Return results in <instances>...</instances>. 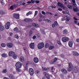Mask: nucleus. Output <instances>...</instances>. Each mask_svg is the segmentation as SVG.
<instances>
[{"label":"nucleus","mask_w":79,"mask_h":79,"mask_svg":"<svg viewBox=\"0 0 79 79\" xmlns=\"http://www.w3.org/2000/svg\"><path fill=\"white\" fill-rule=\"evenodd\" d=\"M62 8L64 10H68L67 7L64 6L62 7Z\"/></svg>","instance_id":"obj_35"},{"label":"nucleus","mask_w":79,"mask_h":79,"mask_svg":"<svg viewBox=\"0 0 79 79\" xmlns=\"http://www.w3.org/2000/svg\"><path fill=\"white\" fill-rule=\"evenodd\" d=\"M15 38L16 39H19V36L18 35H15Z\"/></svg>","instance_id":"obj_46"},{"label":"nucleus","mask_w":79,"mask_h":79,"mask_svg":"<svg viewBox=\"0 0 79 79\" xmlns=\"http://www.w3.org/2000/svg\"><path fill=\"white\" fill-rule=\"evenodd\" d=\"M61 20L62 21H64L65 20V17H63L61 19Z\"/></svg>","instance_id":"obj_45"},{"label":"nucleus","mask_w":79,"mask_h":79,"mask_svg":"<svg viewBox=\"0 0 79 79\" xmlns=\"http://www.w3.org/2000/svg\"><path fill=\"white\" fill-rule=\"evenodd\" d=\"M30 47L31 49H34V43H31L30 44Z\"/></svg>","instance_id":"obj_13"},{"label":"nucleus","mask_w":79,"mask_h":79,"mask_svg":"<svg viewBox=\"0 0 79 79\" xmlns=\"http://www.w3.org/2000/svg\"><path fill=\"white\" fill-rule=\"evenodd\" d=\"M74 73H77V72H78V68L77 67V66H75L74 67Z\"/></svg>","instance_id":"obj_14"},{"label":"nucleus","mask_w":79,"mask_h":79,"mask_svg":"<svg viewBox=\"0 0 79 79\" xmlns=\"http://www.w3.org/2000/svg\"><path fill=\"white\" fill-rule=\"evenodd\" d=\"M45 46V44L43 42L40 43L38 45V49H42Z\"/></svg>","instance_id":"obj_1"},{"label":"nucleus","mask_w":79,"mask_h":79,"mask_svg":"<svg viewBox=\"0 0 79 79\" xmlns=\"http://www.w3.org/2000/svg\"><path fill=\"white\" fill-rule=\"evenodd\" d=\"M10 26V22H8L5 25V27L6 29H8Z\"/></svg>","instance_id":"obj_6"},{"label":"nucleus","mask_w":79,"mask_h":79,"mask_svg":"<svg viewBox=\"0 0 79 79\" xmlns=\"http://www.w3.org/2000/svg\"><path fill=\"white\" fill-rule=\"evenodd\" d=\"M13 16L14 18H16V19H19V15L18 14H13Z\"/></svg>","instance_id":"obj_5"},{"label":"nucleus","mask_w":79,"mask_h":79,"mask_svg":"<svg viewBox=\"0 0 79 79\" xmlns=\"http://www.w3.org/2000/svg\"><path fill=\"white\" fill-rule=\"evenodd\" d=\"M8 77L9 78H10V79H13V77H14V76H13V75L11 74H9L8 75Z\"/></svg>","instance_id":"obj_20"},{"label":"nucleus","mask_w":79,"mask_h":79,"mask_svg":"<svg viewBox=\"0 0 79 79\" xmlns=\"http://www.w3.org/2000/svg\"><path fill=\"white\" fill-rule=\"evenodd\" d=\"M54 48H55V46H52L49 47V50H52V49H53Z\"/></svg>","instance_id":"obj_31"},{"label":"nucleus","mask_w":79,"mask_h":79,"mask_svg":"<svg viewBox=\"0 0 79 79\" xmlns=\"http://www.w3.org/2000/svg\"><path fill=\"white\" fill-rule=\"evenodd\" d=\"M66 13L67 14H69V10H68V9L66 10Z\"/></svg>","instance_id":"obj_56"},{"label":"nucleus","mask_w":79,"mask_h":79,"mask_svg":"<svg viewBox=\"0 0 79 79\" xmlns=\"http://www.w3.org/2000/svg\"><path fill=\"white\" fill-rule=\"evenodd\" d=\"M29 71L30 75L31 76H33L34 73V69H33L32 68H30L29 69Z\"/></svg>","instance_id":"obj_4"},{"label":"nucleus","mask_w":79,"mask_h":79,"mask_svg":"<svg viewBox=\"0 0 79 79\" xmlns=\"http://www.w3.org/2000/svg\"><path fill=\"white\" fill-rule=\"evenodd\" d=\"M24 57L22 56L20 57V61L21 62H23L24 61Z\"/></svg>","instance_id":"obj_28"},{"label":"nucleus","mask_w":79,"mask_h":79,"mask_svg":"<svg viewBox=\"0 0 79 79\" xmlns=\"http://www.w3.org/2000/svg\"><path fill=\"white\" fill-rule=\"evenodd\" d=\"M61 72L62 73H64V74H66L67 73V70L64 69H61Z\"/></svg>","instance_id":"obj_10"},{"label":"nucleus","mask_w":79,"mask_h":79,"mask_svg":"<svg viewBox=\"0 0 79 79\" xmlns=\"http://www.w3.org/2000/svg\"><path fill=\"white\" fill-rule=\"evenodd\" d=\"M2 56L4 58H6L7 57V54L4 53L2 54Z\"/></svg>","instance_id":"obj_21"},{"label":"nucleus","mask_w":79,"mask_h":79,"mask_svg":"<svg viewBox=\"0 0 79 79\" xmlns=\"http://www.w3.org/2000/svg\"><path fill=\"white\" fill-rule=\"evenodd\" d=\"M43 74L44 75H45L47 79H50V75H49V74L47 73L44 72H43Z\"/></svg>","instance_id":"obj_7"},{"label":"nucleus","mask_w":79,"mask_h":79,"mask_svg":"<svg viewBox=\"0 0 79 79\" xmlns=\"http://www.w3.org/2000/svg\"><path fill=\"white\" fill-rule=\"evenodd\" d=\"M32 31H30L29 32V35H32Z\"/></svg>","instance_id":"obj_48"},{"label":"nucleus","mask_w":79,"mask_h":79,"mask_svg":"<svg viewBox=\"0 0 79 79\" xmlns=\"http://www.w3.org/2000/svg\"><path fill=\"white\" fill-rule=\"evenodd\" d=\"M39 16L40 18H45V17L43 16L42 15V14H40Z\"/></svg>","instance_id":"obj_37"},{"label":"nucleus","mask_w":79,"mask_h":79,"mask_svg":"<svg viewBox=\"0 0 79 79\" xmlns=\"http://www.w3.org/2000/svg\"><path fill=\"white\" fill-rule=\"evenodd\" d=\"M57 60H58V58L56 57H55L53 61V60H52L51 61V62H50V64H54L56 62Z\"/></svg>","instance_id":"obj_8"},{"label":"nucleus","mask_w":79,"mask_h":79,"mask_svg":"<svg viewBox=\"0 0 79 79\" xmlns=\"http://www.w3.org/2000/svg\"><path fill=\"white\" fill-rule=\"evenodd\" d=\"M57 5H58V6H60V8H62L64 6V5H63V4L59 2L58 3Z\"/></svg>","instance_id":"obj_18"},{"label":"nucleus","mask_w":79,"mask_h":79,"mask_svg":"<svg viewBox=\"0 0 79 79\" xmlns=\"http://www.w3.org/2000/svg\"><path fill=\"white\" fill-rule=\"evenodd\" d=\"M21 68H16V71L17 72H18V73H19V72H21V69H19Z\"/></svg>","instance_id":"obj_25"},{"label":"nucleus","mask_w":79,"mask_h":79,"mask_svg":"<svg viewBox=\"0 0 79 79\" xmlns=\"http://www.w3.org/2000/svg\"><path fill=\"white\" fill-rule=\"evenodd\" d=\"M73 54L74 55H75V56H79V54L78 53H77V52L73 51Z\"/></svg>","instance_id":"obj_19"},{"label":"nucleus","mask_w":79,"mask_h":79,"mask_svg":"<svg viewBox=\"0 0 79 79\" xmlns=\"http://www.w3.org/2000/svg\"><path fill=\"white\" fill-rule=\"evenodd\" d=\"M41 31L43 34H45V33L44 30H41Z\"/></svg>","instance_id":"obj_39"},{"label":"nucleus","mask_w":79,"mask_h":79,"mask_svg":"<svg viewBox=\"0 0 79 79\" xmlns=\"http://www.w3.org/2000/svg\"><path fill=\"white\" fill-rule=\"evenodd\" d=\"M5 14V12L2 10H0V14H1V15H4Z\"/></svg>","instance_id":"obj_34"},{"label":"nucleus","mask_w":79,"mask_h":79,"mask_svg":"<svg viewBox=\"0 0 79 79\" xmlns=\"http://www.w3.org/2000/svg\"><path fill=\"white\" fill-rule=\"evenodd\" d=\"M32 21H33V20L32 19H28V22H32Z\"/></svg>","instance_id":"obj_50"},{"label":"nucleus","mask_w":79,"mask_h":79,"mask_svg":"<svg viewBox=\"0 0 79 79\" xmlns=\"http://www.w3.org/2000/svg\"><path fill=\"white\" fill-rule=\"evenodd\" d=\"M7 46L9 48H12L13 47V44L11 43H8L7 44Z\"/></svg>","instance_id":"obj_9"},{"label":"nucleus","mask_w":79,"mask_h":79,"mask_svg":"<svg viewBox=\"0 0 79 79\" xmlns=\"http://www.w3.org/2000/svg\"><path fill=\"white\" fill-rule=\"evenodd\" d=\"M49 47V44L48 43H46L45 45V47L46 48H48Z\"/></svg>","instance_id":"obj_38"},{"label":"nucleus","mask_w":79,"mask_h":79,"mask_svg":"<svg viewBox=\"0 0 79 79\" xmlns=\"http://www.w3.org/2000/svg\"><path fill=\"white\" fill-rule=\"evenodd\" d=\"M41 13L43 15H45L46 13L44 11H42Z\"/></svg>","instance_id":"obj_49"},{"label":"nucleus","mask_w":79,"mask_h":79,"mask_svg":"<svg viewBox=\"0 0 79 79\" xmlns=\"http://www.w3.org/2000/svg\"><path fill=\"white\" fill-rule=\"evenodd\" d=\"M9 34L10 36H12V35H13V33L10 32L9 33Z\"/></svg>","instance_id":"obj_62"},{"label":"nucleus","mask_w":79,"mask_h":79,"mask_svg":"<svg viewBox=\"0 0 79 79\" xmlns=\"http://www.w3.org/2000/svg\"><path fill=\"white\" fill-rule=\"evenodd\" d=\"M60 76L62 79H64V75L63 74H61L60 75Z\"/></svg>","instance_id":"obj_33"},{"label":"nucleus","mask_w":79,"mask_h":79,"mask_svg":"<svg viewBox=\"0 0 79 79\" xmlns=\"http://www.w3.org/2000/svg\"><path fill=\"white\" fill-rule=\"evenodd\" d=\"M38 13V11H36L35 12V14L34 15V16H35L37 15V13Z\"/></svg>","instance_id":"obj_43"},{"label":"nucleus","mask_w":79,"mask_h":79,"mask_svg":"<svg viewBox=\"0 0 79 79\" xmlns=\"http://www.w3.org/2000/svg\"><path fill=\"white\" fill-rule=\"evenodd\" d=\"M66 20L67 22H69V21L70 20V19H69V18H67L66 19Z\"/></svg>","instance_id":"obj_53"},{"label":"nucleus","mask_w":79,"mask_h":79,"mask_svg":"<svg viewBox=\"0 0 79 79\" xmlns=\"http://www.w3.org/2000/svg\"><path fill=\"white\" fill-rule=\"evenodd\" d=\"M73 70V67H68V70L69 72H70Z\"/></svg>","instance_id":"obj_23"},{"label":"nucleus","mask_w":79,"mask_h":79,"mask_svg":"<svg viewBox=\"0 0 79 79\" xmlns=\"http://www.w3.org/2000/svg\"><path fill=\"white\" fill-rule=\"evenodd\" d=\"M42 68L43 71H47V70L49 69V68H45L44 67H43Z\"/></svg>","instance_id":"obj_22"},{"label":"nucleus","mask_w":79,"mask_h":79,"mask_svg":"<svg viewBox=\"0 0 79 79\" xmlns=\"http://www.w3.org/2000/svg\"><path fill=\"white\" fill-rule=\"evenodd\" d=\"M29 15H32V12L30 11L28 12Z\"/></svg>","instance_id":"obj_58"},{"label":"nucleus","mask_w":79,"mask_h":79,"mask_svg":"<svg viewBox=\"0 0 79 79\" xmlns=\"http://www.w3.org/2000/svg\"><path fill=\"white\" fill-rule=\"evenodd\" d=\"M5 29V27L3 26L0 25V31H3Z\"/></svg>","instance_id":"obj_17"},{"label":"nucleus","mask_w":79,"mask_h":79,"mask_svg":"<svg viewBox=\"0 0 79 79\" xmlns=\"http://www.w3.org/2000/svg\"><path fill=\"white\" fill-rule=\"evenodd\" d=\"M48 8L49 9V10H51V9H52V6H49L48 7Z\"/></svg>","instance_id":"obj_59"},{"label":"nucleus","mask_w":79,"mask_h":79,"mask_svg":"<svg viewBox=\"0 0 79 79\" xmlns=\"http://www.w3.org/2000/svg\"><path fill=\"white\" fill-rule=\"evenodd\" d=\"M1 45L2 47H5L6 46V44L5 43L2 44Z\"/></svg>","instance_id":"obj_32"},{"label":"nucleus","mask_w":79,"mask_h":79,"mask_svg":"<svg viewBox=\"0 0 79 79\" xmlns=\"http://www.w3.org/2000/svg\"><path fill=\"white\" fill-rule=\"evenodd\" d=\"M76 41L77 42H78V43H79V39H77L76 40Z\"/></svg>","instance_id":"obj_61"},{"label":"nucleus","mask_w":79,"mask_h":79,"mask_svg":"<svg viewBox=\"0 0 79 79\" xmlns=\"http://www.w3.org/2000/svg\"><path fill=\"white\" fill-rule=\"evenodd\" d=\"M32 38H33V39H35V38H36V36H35V35H34L33 37Z\"/></svg>","instance_id":"obj_60"},{"label":"nucleus","mask_w":79,"mask_h":79,"mask_svg":"<svg viewBox=\"0 0 79 79\" xmlns=\"http://www.w3.org/2000/svg\"><path fill=\"white\" fill-rule=\"evenodd\" d=\"M32 25L33 26L35 27H39V25L37 24L34 23L32 24Z\"/></svg>","instance_id":"obj_24"},{"label":"nucleus","mask_w":79,"mask_h":79,"mask_svg":"<svg viewBox=\"0 0 79 79\" xmlns=\"http://www.w3.org/2000/svg\"><path fill=\"white\" fill-rule=\"evenodd\" d=\"M22 5V2H18L17 3V6H20V5Z\"/></svg>","instance_id":"obj_27"},{"label":"nucleus","mask_w":79,"mask_h":79,"mask_svg":"<svg viewBox=\"0 0 79 79\" xmlns=\"http://www.w3.org/2000/svg\"><path fill=\"white\" fill-rule=\"evenodd\" d=\"M12 57L14 58V59H16V58H17V55L15 54L14 55H13Z\"/></svg>","instance_id":"obj_30"},{"label":"nucleus","mask_w":79,"mask_h":79,"mask_svg":"<svg viewBox=\"0 0 79 79\" xmlns=\"http://www.w3.org/2000/svg\"><path fill=\"white\" fill-rule=\"evenodd\" d=\"M15 52L13 51H10L9 52V56H13L15 55Z\"/></svg>","instance_id":"obj_11"},{"label":"nucleus","mask_w":79,"mask_h":79,"mask_svg":"<svg viewBox=\"0 0 79 79\" xmlns=\"http://www.w3.org/2000/svg\"><path fill=\"white\" fill-rule=\"evenodd\" d=\"M63 34H66L68 33V31L67 30H64L63 31Z\"/></svg>","instance_id":"obj_26"},{"label":"nucleus","mask_w":79,"mask_h":79,"mask_svg":"<svg viewBox=\"0 0 79 79\" xmlns=\"http://www.w3.org/2000/svg\"><path fill=\"white\" fill-rule=\"evenodd\" d=\"M73 11L76 12H78V11H79V10L77 8H74Z\"/></svg>","instance_id":"obj_36"},{"label":"nucleus","mask_w":79,"mask_h":79,"mask_svg":"<svg viewBox=\"0 0 79 79\" xmlns=\"http://www.w3.org/2000/svg\"><path fill=\"white\" fill-rule=\"evenodd\" d=\"M69 66L68 67H70L71 68H73V64H72V63L71 62H70L69 64Z\"/></svg>","instance_id":"obj_29"},{"label":"nucleus","mask_w":79,"mask_h":79,"mask_svg":"<svg viewBox=\"0 0 79 79\" xmlns=\"http://www.w3.org/2000/svg\"><path fill=\"white\" fill-rule=\"evenodd\" d=\"M7 69H4L2 71L3 73H7Z\"/></svg>","instance_id":"obj_41"},{"label":"nucleus","mask_w":79,"mask_h":79,"mask_svg":"<svg viewBox=\"0 0 79 79\" xmlns=\"http://www.w3.org/2000/svg\"><path fill=\"white\" fill-rule=\"evenodd\" d=\"M18 30V27H15V28H14V31H16Z\"/></svg>","instance_id":"obj_55"},{"label":"nucleus","mask_w":79,"mask_h":79,"mask_svg":"<svg viewBox=\"0 0 79 79\" xmlns=\"http://www.w3.org/2000/svg\"><path fill=\"white\" fill-rule=\"evenodd\" d=\"M54 23L56 26H58V23H57V21H55Z\"/></svg>","instance_id":"obj_54"},{"label":"nucleus","mask_w":79,"mask_h":79,"mask_svg":"<svg viewBox=\"0 0 79 79\" xmlns=\"http://www.w3.org/2000/svg\"><path fill=\"white\" fill-rule=\"evenodd\" d=\"M46 21H48V22H49V23H52V21L48 19H46Z\"/></svg>","instance_id":"obj_44"},{"label":"nucleus","mask_w":79,"mask_h":79,"mask_svg":"<svg viewBox=\"0 0 79 79\" xmlns=\"http://www.w3.org/2000/svg\"><path fill=\"white\" fill-rule=\"evenodd\" d=\"M3 79H9V78L6 77H4Z\"/></svg>","instance_id":"obj_64"},{"label":"nucleus","mask_w":79,"mask_h":79,"mask_svg":"<svg viewBox=\"0 0 79 79\" xmlns=\"http://www.w3.org/2000/svg\"><path fill=\"white\" fill-rule=\"evenodd\" d=\"M68 7L69 9H72V6H71L70 5H68Z\"/></svg>","instance_id":"obj_40"},{"label":"nucleus","mask_w":79,"mask_h":79,"mask_svg":"<svg viewBox=\"0 0 79 79\" xmlns=\"http://www.w3.org/2000/svg\"><path fill=\"white\" fill-rule=\"evenodd\" d=\"M15 66L16 68H21L22 66V64L20 62H17L15 64Z\"/></svg>","instance_id":"obj_3"},{"label":"nucleus","mask_w":79,"mask_h":79,"mask_svg":"<svg viewBox=\"0 0 79 79\" xmlns=\"http://www.w3.org/2000/svg\"><path fill=\"white\" fill-rule=\"evenodd\" d=\"M72 7H75L76 6V4H74L72 5Z\"/></svg>","instance_id":"obj_52"},{"label":"nucleus","mask_w":79,"mask_h":79,"mask_svg":"<svg viewBox=\"0 0 79 79\" xmlns=\"http://www.w3.org/2000/svg\"><path fill=\"white\" fill-rule=\"evenodd\" d=\"M62 40L63 42H66L67 41L69 40V38L67 37H64L62 38Z\"/></svg>","instance_id":"obj_2"},{"label":"nucleus","mask_w":79,"mask_h":79,"mask_svg":"<svg viewBox=\"0 0 79 79\" xmlns=\"http://www.w3.org/2000/svg\"><path fill=\"white\" fill-rule=\"evenodd\" d=\"M60 56H61V58H64V55L63 54H61Z\"/></svg>","instance_id":"obj_63"},{"label":"nucleus","mask_w":79,"mask_h":79,"mask_svg":"<svg viewBox=\"0 0 79 79\" xmlns=\"http://www.w3.org/2000/svg\"><path fill=\"white\" fill-rule=\"evenodd\" d=\"M24 21L25 22H29V19H26L24 20Z\"/></svg>","instance_id":"obj_42"},{"label":"nucleus","mask_w":79,"mask_h":79,"mask_svg":"<svg viewBox=\"0 0 79 79\" xmlns=\"http://www.w3.org/2000/svg\"><path fill=\"white\" fill-rule=\"evenodd\" d=\"M57 43L59 45H61V42H60V41H57Z\"/></svg>","instance_id":"obj_47"},{"label":"nucleus","mask_w":79,"mask_h":79,"mask_svg":"<svg viewBox=\"0 0 79 79\" xmlns=\"http://www.w3.org/2000/svg\"><path fill=\"white\" fill-rule=\"evenodd\" d=\"M58 10L59 11H62V9L61 8H59L58 9Z\"/></svg>","instance_id":"obj_57"},{"label":"nucleus","mask_w":79,"mask_h":79,"mask_svg":"<svg viewBox=\"0 0 79 79\" xmlns=\"http://www.w3.org/2000/svg\"><path fill=\"white\" fill-rule=\"evenodd\" d=\"M69 46L70 47H72L73 44V42L71 41H70L68 43Z\"/></svg>","instance_id":"obj_12"},{"label":"nucleus","mask_w":79,"mask_h":79,"mask_svg":"<svg viewBox=\"0 0 79 79\" xmlns=\"http://www.w3.org/2000/svg\"><path fill=\"white\" fill-rule=\"evenodd\" d=\"M16 5L15 4L14 5L10 6V8L11 10H14V8H16Z\"/></svg>","instance_id":"obj_15"},{"label":"nucleus","mask_w":79,"mask_h":79,"mask_svg":"<svg viewBox=\"0 0 79 79\" xmlns=\"http://www.w3.org/2000/svg\"><path fill=\"white\" fill-rule=\"evenodd\" d=\"M51 71L52 72H54V68H53V67H52L51 69Z\"/></svg>","instance_id":"obj_51"},{"label":"nucleus","mask_w":79,"mask_h":79,"mask_svg":"<svg viewBox=\"0 0 79 79\" xmlns=\"http://www.w3.org/2000/svg\"><path fill=\"white\" fill-rule=\"evenodd\" d=\"M34 61L35 63H37L39 62V59L37 57H35L34 59Z\"/></svg>","instance_id":"obj_16"}]
</instances>
